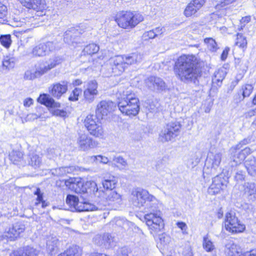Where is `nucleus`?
<instances>
[{"label": "nucleus", "instance_id": "f257e3e1", "mask_svg": "<svg viewBox=\"0 0 256 256\" xmlns=\"http://www.w3.org/2000/svg\"><path fill=\"white\" fill-rule=\"evenodd\" d=\"M131 199L132 204L140 208L146 204L150 212L144 216L146 224L152 234H156L164 228V223L162 218V212L154 206L153 201L155 198L150 195L145 190L139 188L134 189L132 192Z\"/></svg>", "mask_w": 256, "mask_h": 256}, {"label": "nucleus", "instance_id": "f03ea898", "mask_svg": "<svg viewBox=\"0 0 256 256\" xmlns=\"http://www.w3.org/2000/svg\"><path fill=\"white\" fill-rule=\"evenodd\" d=\"M178 79L186 82L196 84L202 74L200 60L194 55L183 54L178 58L174 68Z\"/></svg>", "mask_w": 256, "mask_h": 256}, {"label": "nucleus", "instance_id": "7ed1b4c3", "mask_svg": "<svg viewBox=\"0 0 256 256\" xmlns=\"http://www.w3.org/2000/svg\"><path fill=\"white\" fill-rule=\"evenodd\" d=\"M118 98V106L120 111L125 115L135 116L140 111L139 100L130 90L126 89L121 94Z\"/></svg>", "mask_w": 256, "mask_h": 256}, {"label": "nucleus", "instance_id": "20e7f679", "mask_svg": "<svg viewBox=\"0 0 256 256\" xmlns=\"http://www.w3.org/2000/svg\"><path fill=\"white\" fill-rule=\"evenodd\" d=\"M143 20L142 14L131 12H121L116 16L119 26L124 28H133Z\"/></svg>", "mask_w": 256, "mask_h": 256}, {"label": "nucleus", "instance_id": "39448f33", "mask_svg": "<svg viewBox=\"0 0 256 256\" xmlns=\"http://www.w3.org/2000/svg\"><path fill=\"white\" fill-rule=\"evenodd\" d=\"M37 100L38 102L50 108V112L52 115L64 117L66 112L63 110H59L60 108V104L55 102L50 96L46 94H40Z\"/></svg>", "mask_w": 256, "mask_h": 256}, {"label": "nucleus", "instance_id": "423d86ee", "mask_svg": "<svg viewBox=\"0 0 256 256\" xmlns=\"http://www.w3.org/2000/svg\"><path fill=\"white\" fill-rule=\"evenodd\" d=\"M84 124L90 134L98 138L104 136V129L96 114L88 115L84 120Z\"/></svg>", "mask_w": 256, "mask_h": 256}, {"label": "nucleus", "instance_id": "0eeeda50", "mask_svg": "<svg viewBox=\"0 0 256 256\" xmlns=\"http://www.w3.org/2000/svg\"><path fill=\"white\" fill-rule=\"evenodd\" d=\"M84 124L90 134L98 138L104 136V129L96 114L88 115L84 120Z\"/></svg>", "mask_w": 256, "mask_h": 256}, {"label": "nucleus", "instance_id": "6e6552de", "mask_svg": "<svg viewBox=\"0 0 256 256\" xmlns=\"http://www.w3.org/2000/svg\"><path fill=\"white\" fill-rule=\"evenodd\" d=\"M84 124L90 134L98 138L104 136V129L96 114L88 115L84 120Z\"/></svg>", "mask_w": 256, "mask_h": 256}, {"label": "nucleus", "instance_id": "1a4fd4ad", "mask_svg": "<svg viewBox=\"0 0 256 256\" xmlns=\"http://www.w3.org/2000/svg\"><path fill=\"white\" fill-rule=\"evenodd\" d=\"M224 226L228 231L233 234L242 232L246 228L245 225L238 220L235 212L232 210L226 214Z\"/></svg>", "mask_w": 256, "mask_h": 256}, {"label": "nucleus", "instance_id": "9d476101", "mask_svg": "<svg viewBox=\"0 0 256 256\" xmlns=\"http://www.w3.org/2000/svg\"><path fill=\"white\" fill-rule=\"evenodd\" d=\"M181 126L180 122L177 121L167 124L160 134L162 140L168 142L174 138L179 134Z\"/></svg>", "mask_w": 256, "mask_h": 256}, {"label": "nucleus", "instance_id": "9b49d317", "mask_svg": "<svg viewBox=\"0 0 256 256\" xmlns=\"http://www.w3.org/2000/svg\"><path fill=\"white\" fill-rule=\"evenodd\" d=\"M222 156V154L220 152H210L208 154L204 168L205 172L214 174L221 162Z\"/></svg>", "mask_w": 256, "mask_h": 256}, {"label": "nucleus", "instance_id": "f8f14e48", "mask_svg": "<svg viewBox=\"0 0 256 256\" xmlns=\"http://www.w3.org/2000/svg\"><path fill=\"white\" fill-rule=\"evenodd\" d=\"M58 48L56 40L48 41L40 43L34 46L32 50V54L34 56H44Z\"/></svg>", "mask_w": 256, "mask_h": 256}, {"label": "nucleus", "instance_id": "ddd939ff", "mask_svg": "<svg viewBox=\"0 0 256 256\" xmlns=\"http://www.w3.org/2000/svg\"><path fill=\"white\" fill-rule=\"evenodd\" d=\"M76 144L79 150L83 152H87L96 148L98 144L96 141L84 132L78 133Z\"/></svg>", "mask_w": 256, "mask_h": 256}, {"label": "nucleus", "instance_id": "4468645a", "mask_svg": "<svg viewBox=\"0 0 256 256\" xmlns=\"http://www.w3.org/2000/svg\"><path fill=\"white\" fill-rule=\"evenodd\" d=\"M63 59L60 56H54L44 62H42L36 67V70L37 76L39 77L47 73L52 68L60 64Z\"/></svg>", "mask_w": 256, "mask_h": 256}, {"label": "nucleus", "instance_id": "2eb2a0df", "mask_svg": "<svg viewBox=\"0 0 256 256\" xmlns=\"http://www.w3.org/2000/svg\"><path fill=\"white\" fill-rule=\"evenodd\" d=\"M108 66L110 67L108 70H110V71L107 76L112 74H114V76L120 75L127 67L122 56H118L110 59Z\"/></svg>", "mask_w": 256, "mask_h": 256}, {"label": "nucleus", "instance_id": "dca6fc26", "mask_svg": "<svg viewBox=\"0 0 256 256\" xmlns=\"http://www.w3.org/2000/svg\"><path fill=\"white\" fill-rule=\"evenodd\" d=\"M24 224L20 222H16L11 227L6 230L2 237L4 239L14 241L19 237L20 234L24 232Z\"/></svg>", "mask_w": 256, "mask_h": 256}, {"label": "nucleus", "instance_id": "f3484780", "mask_svg": "<svg viewBox=\"0 0 256 256\" xmlns=\"http://www.w3.org/2000/svg\"><path fill=\"white\" fill-rule=\"evenodd\" d=\"M98 94V83L95 80L87 82L84 85V98L85 101L92 103Z\"/></svg>", "mask_w": 256, "mask_h": 256}, {"label": "nucleus", "instance_id": "a211bd4d", "mask_svg": "<svg viewBox=\"0 0 256 256\" xmlns=\"http://www.w3.org/2000/svg\"><path fill=\"white\" fill-rule=\"evenodd\" d=\"M240 144H237L235 147L230 148V156L228 160V164L229 166L232 168L242 166L244 168L243 164H241L242 162L244 160L243 156L240 155L238 152Z\"/></svg>", "mask_w": 256, "mask_h": 256}, {"label": "nucleus", "instance_id": "6ab92c4d", "mask_svg": "<svg viewBox=\"0 0 256 256\" xmlns=\"http://www.w3.org/2000/svg\"><path fill=\"white\" fill-rule=\"evenodd\" d=\"M116 108V104L110 100H102L98 105L96 114L103 119L112 112Z\"/></svg>", "mask_w": 256, "mask_h": 256}, {"label": "nucleus", "instance_id": "aec40b11", "mask_svg": "<svg viewBox=\"0 0 256 256\" xmlns=\"http://www.w3.org/2000/svg\"><path fill=\"white\" fill-rule=\"evenodd\" d=\"M82 34L81 30L76 28H70L67 30L64 35V40L68 44L77 43L78 38Z\"/></svg>", "mask_w": 256, "mask_h": 256}, {"label": "nucleus", "instance_id": "412c9836", "mask_svg": "<svg viewBox=\"0 0 256 256\" xmlns=\"http://www.w3.org/2000/svg\"><path fill=\"white\" fill-rule=\"evenodd\" d=\"M146 84L150 89L152 90H164L166 88L164 82L160 78L154 76L149 77Z\"/></svg>", "mask_w": 256, "mask_h": 256}, {"label": "nucleus", "instance_id": "4be33fe9", "mask_svg": "<svg viewBox=\"0 0 256 256\" xmlns=\"http://www.w3.org/2000/svg\"><path fill=\"white\" fill-rule=\"evenodd\" d=\"M25 7L37 11L42 12L46 8L45 0H18Z\"/></svg>", "mask_w": 256, "mask_h": 256}, {"label": "nucleus", "instance_id": "5701e85b", "mask_svg": "<svg viewBox=\"0 0 256 256\" xmlns=\"http://www.w3.org/2000/svg\"><path fill=\"white\" fill-rule=\"evenodd\" d=\"M67 90L68 82L65 81H62L54 84L52 86L50 92L54 97L58 99L63 94L66 92Z\"/></svg>", "mask_w": 256, "mask_h": 256}, {"label": "nucleus", "instance_id": "b1692460", "mask_svg": "<svg viewBox=\"0 0 256 256\" xmlns=\"http://www.w3.org/2000/svg\"><path fill=\"white\" fill-rule=\"evenodd\" d=\"M38 253L36 248L28 246L14 250L10 256H38Z\"/></svg>", "mask_w": 256, "mask_h": 256}, {"label": "nucleus", "instance_id": "393cba45", "mask_svg": "<svg viewBox=\"0 0 256 256\" xmlns=\"http://www.w3.org/2000/svg\"><path fill=\"white\" fill-rule=\"evenodd\" d=\"M224 251L226 256H242L240 247L232 240L227 242Z\"/></svg>", "mask_w": 256, "mask_h": 256}, {"label": "nucleus", "instance_id": "a878e982", "mask_svg": "<svg viewBox=\"0 0 256 256\" xmlns=\"http://www.w3.org/2000/svg\"><path fill=\"white\" fill-rule=\"evenodd\" d=\"M126 66L134 64H138L142 62L144 58L142 54L139 53H132L130 55L122 56Z\"/></svg>", "mask_w": 256, "mask_h": 256}, {"label": "nucleus", "instance_id": "bb28decb", "mask_svg": "<svg viewBox=\"0 0 256 256\" xmlns=\"http://www.w3.org/2000/svg\"><path fill=\"white\" fill-rule=\"evenodd\" d=\"M68 182L70 184V188L73 189L76 193H84L86 192L83 182L80 178L70 179L69 181L66 182V186Z\"/></svg>", "mask_w": 256, "mask_h": 256}, {"label": "nucleus", "instance_id": "cd10ccee", "mask_svg": "<svg viewBox=\"0 0 256 256\" xmlns=\"http://www.w3.org/2000/svg\"><path fill=\"white\" fill-rule=\"evenodd\" d=\"M228 176H226L224 174L222 173L219 175L216 176L212 182L218 186V187L222 188V190H225L228 183Z\"/></svg>", "mask_w": 256, "mask_h": 256}, {"label": "nucleus", "instance_id": "c85d7f7f", "mask_svg": "<svg viewBox=\"0 0 256 256\" xmlns=\"http://www.w3.org/2000/svg\"><path fill=\"white\" fill-rule=\"evenodd\" d=\"M60 242L56 238H51L46 242L47 250L48 253L52 256L56 254L58 250Z\"/></svg>", "mask_w": 256, "mask_h": 256}, {"label": "nucleus", "instance_id": "c756f323", "mask_svg": "<svg viewBox=\"0 0 256 256\" xmlns=\"http://www.w3.org/2000/svg\"><path fill=\"white\" fill-rule=\"evenodd\" d=\"M117 178L113 176H105L102 182L103 187L106 190H113L116 186Z\"/></svg>", "mask_w": 256, "mask_h": 256}, {"label": "nucleus", "instance_id": "7c9ffc66", "mask_svg": "<svg viewBox=\"0 0 256 256\" xmlns=\"http://www.w3.org/2000/svg\"><path fill=\"white\" fill-rule=\"evenodd\" d=\"M248 174L252 176H256V159L254 158H250L245 162L244 165Z\"/></svg>", "mask_w": 256, "mask_h": 256}, {"label": "nucleus", "instance_id": "2f4dec72", "mask_svg": "<svg viewBox=\"0 0 256 256\" xmlns=\"http://www.w3.org/2000/svg\"><path fill=\"white\" fill-rule=\"evenodd\" d=\"M244 191L250 200H256V186L254 183L247 182L245 184Z\"/></svg>", "mask_w": 256, "mask_h": 256}, {"label": "nucleus", "instance_id": "473e14b6", "mask_svg": "<svg viewBox=\"0 0 256 256\" xmlns=\"http://www.w3.org/2000/svg\"><path fill=\"white\" fill-rule=\"evenodd\" d=\"M242 64L243 62L240 59L236 60V67L241 71L240 73L238 74L235 77V80L238 82L242 78L245 72L247 70V66L246 65L242 66Z\"/></svg>", "mask_w": 256, "mask_h": 256}, {"label": "nucleus", "instance_id": "72a5a7b5", "mask_svg": "<svg viewBox=\"0 0 256 256\" xmlns=\"http://www.w3.org/2000/svg\"><path fill=\"white\" fill-rule=\"evenodd\" d=\"M118 256H142V252L140 250H130L127 248L124 247L121 248Z\"/></svg>", "mask_w": 256, "mask_h": 256}, {"label": "nucleus", "instance_id": "f704fd0d", "mask_svg": "<svg viewBox=\"0 0 256 256\" xmlns=\"http://www.w3.org/2000/svg\"><path fill=\"white\" fill-rule=\"evenodd\" d=\"M58 256H81V250L78 246H74Z\"/></svg>", "mask_w": 256, "mask_h": 256}, {"label": "nucleus", "instance_id": "c9c22d12", "mask_svg": "<svg viewBox=\"0 0 256 256\" xmlns=\"http://www.w3.org/2000/svg\"><path fill=\"white\" fill-rule=\"evenodd\" d=\"M226 74V73L224 70L219 69L214 73V76L212 80V83L216 84L218 86H220Z\"/></svg>", "mask_w": 256, "mask_h": 256}, {"label": "nucleus", "instance_id": "e433bc0d", "mask_svg": "<svg viewBox=\"0 0 256 256\" xmlns=\"http://www.w3.org/2000/svg\"><path fill=\"white\" fill-rule=\"evenodd\" d=\"M106 198L108 201L119 203L121 202V196L115 190H108L106 194Z\"/></svg>", "mask_w": 256, "mask_h": 256}, {"label": "nucleus", "instance_id": "4c0bfd02", "mask_svg": "<svg viewBox=\"0 0 256 256\" xmlns=\"http://www.w3.org/2000/svg\"><path fill=\"white\" fill-rule=\"evenodd\" d=\"M22 158V153L18 150H12L9 154L10 160L14 164H18V162H20Z\"/></svg>", "mask_w": 256, "mask_h": 256}, {"label": "nucleus", "instance_id": "58836bf2", "mask_svg": "<svg viewBox=\"0 0 256 256\" xmlns=\"http://www.w3.org/2000/svg\"><path fill=\"white\" fill-rule=\"evenodd\" d=\"M99 50V46L95 44H90L86 46L82 52L83 54L92 55L96 54Z\"/></svg>", "mask_w": 256, "mask_h": 256}, {"label": "nucleus", "instance_id": "ea45409f", "mask_svg": "<svg viewBox=\"0 0 256 256\" xmlns=\"http://www.w3.org/2000/svg\"><path fill=\"white\" fill-rule=\"evenodd\" d=\"M202 247L207 252H212L215 249V246L212 240L208 238V235L203 238Z\"/></svg>", "mask_w": 256, "mask_h": 256}, {"label": "nucleus", "instance_id": "a19ab883", "mask_svg": "<svg viewBox=\"0 0 256 256\" xmlns=\"http://www.w3.org/2000/svg\"><path fill=\"white\" fill-rule=\"evenodd\" d=\"M253 88L252 84H246L243 86L240 90V92L242 94V98L240 96L239 98L242 100L244 98L249 96L253 90Z\"/></svg>", "mask_w": 256, "mask_h": 256}, {"label": "nucleus", "instance_id": "79ce46f5", "mask_svg": "<svg viewBox=\"0 0 256 256\" xmlns=\"http://www.w3.org/2000/svg\"><path fill=\"white\" fill-rule=\"evenodd\" d=\"M8 18L7 7L0 2V23L5 24Z\"/></svg>", "mask_w": 256, "mask_h": 256}, {"label": "nucleus", "instance_id": "37998d69", "mask_svg": "<svg viewBox=\"0 0 256 256\" xmlns=\"http://www.w3.org/2000/svg\"><path fill=\"white\" fill-rule=\"evenodd\" d=\"M204 42L207 44L208 49L212 52H216L218 48L215 40L211 38H207L204 40Z\"/></svg>", "mask_w": 256, "mask_h": 256}, {"label": "nucleus", "instance_id": "c03bdc74", "mask_svg": "<svg viewBox=\"0 0 256 256\" xmlns=\"http://www.w3.org/2000/svg\"><path fill=\"white\" fill-rule=\"evenodd\" d=\"M170 240V238L166 234H162L160 236L159 241L158 242V247L160 248H164L169 244Z\"/></svg>", "mask_w": 256, "mask_h": 256}, {"label": "nucleus", "instance_id": "a18cd8bd", "mask_svg": "<svg viewBox=\"0 0 256 256\" xmlns=\"http://www.w3.org/2000/svg\"><path fill=\"white\" fill-rule=\"evenodd\" d=\"M22 22H21L18 16L10 18L8 17L5 24H7L13 27H20L22 26Z\"/></svg>", "mask_w": 256, "mask_h": 256}, {"label": "nucleus", "instance_id": "49530a36", "mask_svg": "<svg viewBox=\"0 0 256 256\" xmlns=\"http://www.w3.org/2000/svg\"><path fill=\"white\" fill-rule=\"evenodd\" d=\"M78 201L79 200L77 196L72 194H68L66 200V204L74 208H75Z\"/></svg>", "mask_w": 256, "mask_h": 256}, {"label": "nucleus", "instance_id": "de8ad7c7", "mask_svg": "<svg viewBox=\"0 0 256 256\" xmlns=\"http://www.w3.org/2000/svg\"><path fill=\"white\" fill-rule=\"evenodd\" d=\"M236 44L238 46L242 48H246L247 46V40H246V38L242 34H238Z\"/></svg>", "mask_w": 256, "mask_h": 256}, {"label": "nucleus", "instance_id": "09e8293b", "mask_svg": "<svg viewBox=\"0 0 256 256\" xmlns=\"http://www.w3.org/2000/svg\"><path fill=\"white\" fill-rule=\"evenodd\" d=\"M42 164V158L37 154H32L29 164L34 168H39Z\"/></svg>", "mask_w": 256, "mask_h": 256}, {"label": "nucleus", "instance_id": "8fccbe9b", "mask_svg": "<svg viewBox=\"0 0 256 256\" xmlns=\"http://www.w3.org/2000/svg\"><path fill=\"white\" fill-rule=\"evenodd\" d=\"M42 114L40 112L30 113L25 118H22V123L32 122L40 118Z\"/></svg>", "mask_w": 256, "mask_h": 256}, {"label": "nucleus", "instance_id": "3c124183", "mask_svg": "<svg viewBox=\"0 0 256 256\" xmlns=\"http://www.w3.org/2000/svg\"><path fill=\"white\" fill-rule=\"evenodd\" d=\"M242 166L238 167L234 176V180L238 182H242L244 180L246 175L244 172L242 170Z\"/></svg>", "mask_w": 256, "mask_h": 256}, {"label": "nucleus", "instance_id": "603ef678", "mask_svg": "<svg viewBox=\"0 0 256 256\" xmlns=\"http://www.w3.org/2000/svg\"><path fill=\"white\" fill-rule=\"evenodd\" d=\"M2 65L8 69L14 68V58L10 56H5L2 60Z\"/></svg>", "mask_w": 256, "mask_h": 256}, {"label": "nucleus", "instance_id": "864d4df0", "mask_svg": "<svg viewBox=\"0 0 256 256\" xmlns=\"http://www.w3.org/2000/svg\"><path fill=\"white\" fill-rule=\"evenodd\" d=\"M198 10L192 3L190 2L185 8L184 14L186 17H189L196 14Z\"/></svg>", "mask_w": 256, "mask_h": 256}, {"label": "nucleus", "instance_id": "5fc2aeb1", "mask_svg": "<svg viewBox=\"0 0 256 256\" xmlns=\"http://www.w3.org/2000/svg\"><path fill=\"white\" fill-rule=\"evenodd\" d=\"M114 241V238L108 233L104 234V246L108 248L112 246V243Z\"/></svg>", "mask_w": 256, "mask_h": 256}, {"label": "nucleus", "instance_id": "6e6d98bb", "mask_svg": "<svg viewBox=\"0 0 256 256\" xmlns=\"http://www.w3.org/2000/svg\"><path fill=\"white\" fill-rule=\"evenodd\" d=\"M0 42L6 48H8L12 42L10 36V34L1 36H0Z\"/></svg>", "mask_w": 256, "mask_h": 256}, {"label": "nucleus", "instance_id": "4d7b16f0", "mask_svg": "<svg viewBox=\"0 0 256 256\" xmlns=\"http://www.w3.org/2000/svg\"><path fill=\"white\" fill-rule=\"evenodd\" d=\"M90 190L92 191L94 194L96 196L100 197V196L101 195L104 194V192L103 191H100L98 190L97 184L94 182H90Z\"/></svg>", "mask_w": 256, "mask_h": 256}, {"label": "nucleus", "instance_id": "13d9d810", "mask_svg": "<svg viewBox=\"0 0 256 256\" xmlns=\"http://www.w3.org/2000/svg\"><path fill=\"white\" fill-rule=\"evenodd\" d=\"M222 190V188L220 187H218V186H216L213 182L210 186L208 188V193L210 194H216L218 193H220Z\"/></svg>", "mask_w": 256, "mask_h": 256}, {"label": "nucleus", "instance_id": "bf43d9fd", "mask_svg": "<svg viewBox=\"0 0 256 256\" xmlns=\"http://www.w3.org/2000/svg\"><path fill=\"white\" fill-rule=\"evenodd\" d=\"M82 93V90L79 88H75L72 92L68 98V100L71 101H76L78 100V97Z\"/></svg>", "mask_w": 256, "mask_h": 256}, {"label": "nucleus", "instance_id": "052dcab7", "mask_svg": "<svg viewBox=\"0 0 256 256\" xmlns=\"http://www.w3.org/2000/svg\"><path fill=\"white\" fill-rule=\"evenodd\" d=\"M65 172L66 170H64V166H62L52 170V173L54 176H62L66 175Z\"/></svg>", "mask_w": 256, "mask_h": 256}, {"label": "nucleus", "instance_id": "680f3d73", "mask_svg": "<svg viewBox=\"0 0 256 256\" xmlns=\"http://www.w3.org/2000/svg\"><path fill=\"white\" fill-rule=\"evenodd\" d=\"M39 76H37L36 74V70L34 72H32L30 70H27L25 72L24 78L27 80H34L36 78H38Z\"/></svg>", "mask_w": 256, "mask_h": 256}, {"label": "nucleus", "instance_id": "e2e57ef3", "mask_svg": "<svg viewBox=\"0 0 256 256\" xmlns=\"http://www.w3.org/2000/svg\"><path fill=\"white\" fill-rule=\"evenodd\" d=\"M113 160L120 164L122 168H125L128 166L126 160L121 156L114 157Z\"/></svg>", "mask_w": 256, "mask_h": 256}, {"label": "nucleus", "instance_id": "0e129e2a", "mask_svg": "<svg viewBox=\"0 0 256 256\" xmlns=\"http://www.w3.org/2000/svg\"><path fill=\"white\" fill-rule=\"evenodd\" d=\"M242 146H239L238 152L240 155L243 156V159L244 160L246 156L251 153V150L248 147H246L242 150H240Z\"/></svg>", "mask_w": 256, "mask_h": 256}, {"label": "nucleus", "instance_id": "69168bd1", "mask_svg": "<svg viewBox=\"0 0 256 256\" xmlns=\"http://www.w3.org/2000/svg\"><path fill=\"white\" fill-rule=\"evenodd\" d=\"M104 234L102 235H96L94 238V242L100 246H104Z\"/></svg>", "mask_w": 256, "mask_h": 256}, {"label": "nucleus", "instance_id": "338daca9", "mask_svg": "<svg viewBox=\"0 0 256 256\" xmlns=\"http://www.w3.org/2000/svg\"><path fill=\"white\" fill-rule=\"evenodd\" d=\"M190 2L199 10L204 4L205 0H192Z\"/></svg>", "mask_w": 256, "mask_h": 256}, {"label": "nucleus", "instance_id": "774afa93", "mask_svg": "<svg viewBox=\"0 0 256 256\" xmlns=\"http://www.w3.org/2000/svg\"><path fill=\"white\" fill-rule=\"evenodd\" d=\"M85 204L86 202L78 201L74 209L78 212H85Z\"/></svg>", "mask_w": 256, "mask_h": 256}]
</instances>
